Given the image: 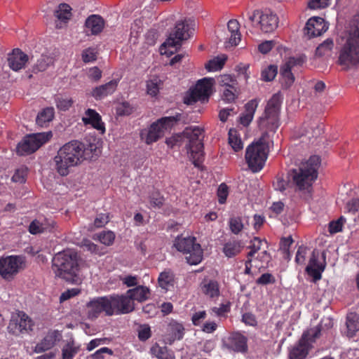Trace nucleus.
Segmentation results:
<instances>
[{"mask_svg":"<svg viewBox=\"0 0 359 359\" xmlns=\"http://www.w3.org/2000/svg\"><path fill=\"white\" fill-rule=\"evenodd\" d=\"M97 155L94 144L86 146L79 141H71L64 144L53 158L54 168L61 176H67L72 169L84 160H90Z\"/></svg>","mask_w":359,"mask_h":359,"instance_id":"obj_1","label":"nucleus"},{"mask_svg":"<svg viewBox=\"0 0 359 359\" xmlns=\"http://www.w3.org/2000/svg\"><path fill=\"white\" fill-rule=\"evenodd\" d=\"M320 165V158L313 155L306 161L302 163L297 169H293L292 171V179L296 187L295 190L302 191L306 200L311 196L312 185L318 177Z\"/></svg>","mask_w":359,"mask_h":359,"instance_id":"obj_2","label":"nucleus"},{"mask_svg":"<svg viewBox=\"0 0 359 359\" xmlns=\"http://www.w3.org/2000/svg\"><path fill=\"white\" fill-rule=\"evenodd\" d=\"M52 268L56 276L67 282L78 284L81 280L79 276V256L72 249L57 252L53 259Z\"/></svg>","mask_w":359,"mask_h":359,"instance_id":"obj_3","label":"nucleus"},{"mask_svg":"<svg viewBox=\"0 0 359 359\" xmlns=\"http://www.w3.org/2000/svg\"><path fill=\"white\" fill-rule=\"evenodd\" d=\"M282 103L280 93L274 94L268 101L264 112L257 121L258 127L262 132V135H266V139L270 141L269 133H275L280 126L279 114Z\"/></svg>","mask_w":359,"mask_h":359,"instance_id":"obj_4","label":"nucleus"},{"mask_svg":"<svg viewBox=\"0 0 359 359\" xmlns=\"http://www.w3.org/2000/svg\"><path fill=\"white\" fill-rule=\"evenodd\" d=\"M269 142L266 135H262L257 142L247 147L245 161L253 172H259L263 168L268 156Z\"/></svg>","mask_w":359,"mask_h":359,"instance_id":"obj_5","label":"nucleus"},{"mask_svg":"<svg viewBox=\"0 0 359 359\" xmlns=\"http://www.w3.org/2000/svg\"><path fill=\"white\" fill-rule=\"evenodd\" d=\"M182 114L176 113L171 116H164L150 125L148 128L140 131V138L147 144L149 145L157 142L164 135L165 131L172 128L179 121Z\"/></svg>","mask_w":359,"mask_h":359,"instance_id":"obj_6","label":"nucleus"},{"mask_svg":"<svg viewBox=\"0 0 359 359\" xmlns=\"http://www.w3.org/2000/svg\"><path fill=\"white\" fill-rule=\"evenodd\" d=\"M203 130L199 127L187 128L182 136L186 140V149L195 167L199 168L203 161Z\"/></svg>","mask_w":359,"mask_h":359,"instance_id":"obj_7","label":"nucleus"},{"mask_svg":"<svg viewBox=\"0 0 359 359\" xmlns=\"http://www.w3.org/2000/svg\"><path fill=\"white\" fill-rule=\"evenodd\" d=\"M339 64L345 68L359 65V24L339 52Z\"/></svg>","mask_w":359,"mask_h":359,"instance_id":"obj_8","label":"nucleus"},{"mask_svg":"<svg viewBox=\"0 0 359 359\" xmlns=\"http://www.w3.org/2000/svg\"><path fill=\"white\" fill-rule=\"evenodd\" d=\"M321 327L316 326L306 331L302 335L297 345L290 351L289 359H305L312 348V344L320 337Z\"/></svg>","mask_w":359,"mask_h":359,"instance_id":"obj_9","label":"nucleus"},{"mask_svg":"<svg viewBox=\"0 0 359 359\" xmlns=\"http://www.w3.org/2000/svg\"><path fill=\"white\" fill-rule=\"evenodd\" d=\"M174 246L178 251L189 255L186 259L189 264L196 265L201 262L203 251L200 244L196 243L194 237L177 236L175 240Z\"/></svg>","mask_w":359,"mask_h":359,"instance_id":"obj_10","label":"nucleus"},{"mask_svg":"<svg viewBox=\"0 0 359 359\" xmlns=\"http://www.w3.org/2000/svg\"><path fill=\"white\" fill-rule=\"evenodd\" d=\"M25 257L22 255H8L0 258V276L6 280H13L25 267Z\"/></svg>","mask_w":359,"mask_h":359,"instance_id":"obj_11","label":"nucleus"},{"mask_svg":"<svg viewBox=\"0 0 359 359\" xmlns=\"http://www.w3.org/2000/svg\"><path fill=\"white\" fill-rule=\"evenodd\" d=\"M51 137V132L27 135L18 143L17 153L22 156L34 153Z\"/></svg>","mask_w":359,"mask_h":359,"instance_id":"obj_12","label":"nucleus"},{"mask_svg":"<svg viewBox=\"0 0 359 359\" xmlns=\"http://www.w3.org/2000/svg\"><path fill=\"white\" fill-rule=\"evenodd\" d=\"M306 62L304 55L290 57L280 69V83L284 88H289L294 81V76L292 71L296 72L302 67Z\"/></svg>","mask_w":359,"mask_h":359,"instance_id":"obj_13","label":"nucleus"},{"mask_svg":"<svg viewBox=\"0 0 359 359\" xmlns=\"http://www.w3.org/2000/svg\"><path fill=\"white\" fill-rule=\"evenodd\" d=\"M249 20L252 23L259 25L264 33L272 32L277 28L278 24V16L270 11L255 10L249 16Z\"/></svg>","mask_w":359,"mask_h":359,"instance_id":"obj_14","label":"nucleus"},{"mask_svg":"<svg viewBox=\"0 0 359 359\" xmlns=\"http://www.w3.org/2000/svg\"><path fill=\"white\" fill-rule=\"evenodd\" d=\"M87 315L90 320L96 319L99 315L104 312L106 315H112V296L94 298L87 305Z\"/></svg>","mask_w":359,"mask_h":359,"instance_id":"obj_15","label":"nucleus"},{"mask_svg":"<svg viewBox=\"0 0 359 359\" xmlns=\"http://www.w3.org/2000/svg\"><path fill=\"white\" fill-rule=\"evenodd\" d=\"M34 327L33 320L24 312L13 316L8 326V331L13 335L28 333Z\"/></svg>","mask_w":359,"mask_h":359,"instance_id":"obj_16","label":"nucleus"},{"mask_svg":"<svg viewBox=\"0 0 359 359\" xmlns=\"http://www.w3.org/2000/svg\"><path fill=\"white\" fill-rule=\"evenodd\" d=\"M214 83L215 80L212 78H203L198 81L195 87L191 90L185 103L191 104L198 100H208L211 94Z\"/></svg>","mask_w":359,"mask_h":359,"instance_id":"obj_17","label":"nucleus"},{"mask_svg":"<svg viewBox=\"0 0 359 359\" xmlns=\"http://www.w3.org/2000/svg\"><path fill=\"white\" fill-rule=\"evenodd\" d=\"M189 37V25L186 20H179L176 22L175 27L170 33L163 46L165 47L177 48L181 46L182 41L187 40Z\"/></svg>","mask_w":359,"mask_h":359,"instance_id":"obj_18","label":"nucleus"},{"mask_svg":"<svg viewBox=\"0 0 359 359\" xmlns=\"http://www.w3.org/2000/svg\"><path fill=\"white\" fill-rule=\"evenodd\" d=\"M184 331L182 323L171 320L163 325V339L166 344H172L175 341L181 340L184 337Z\"/></svg>","mask_w":359,"mask_h":359,"instance_id":"obj_19","label":"nucleus"},{"mask_svg":"<svg viewBox=\"0 0 359 359\" xmlns=\"http://www.w3.org/2000/svg\"><path fill=\"white\" fill-rule=\"evenodd\" d=\"M328 29L325 20L320 17H312L308 20L304 27V33L309 38L320 36Z\"/></svg>","mask_w":359,"mask_h":359,"instance_id":"obj_20","label":"nucleus"},{"mask_svg":"<svg viewBox=\"0 0 359 359\" xmlns=\"http://www.w3.org/2000/svg\"><path fill=\"white\" fill-rule=\"evenodd\" d=\"M227 349L235 352L245 353L248 351V339L239 332L232 333L225 342Z\"/></svg>","mask_w":359,"mask_h":359,"instance_id":"obj_21","label":"nucleus"},{"mask_svg":"<svg viewBox=\"0 0 359 359\" xmlns=\"http://www.w3.org/2000/svg\"><path fill=\"white\" fill-rule=\"evenodd\" d=\"M28 60V55L19 48L13 50L7 56L8 67L15 72H18L24 68Z\"/></svg>","mask_w":359,"mask_h":359,"instance_id":"obj_22","label":"nucleus"},{"mask_svg":"<svg viewBox=\"0 0 359 359\" xmlns=\"http://www.w3.org/2000/svg\"><path fill=\"white\" fill-rule=\"evenodd\" d=\"M81 120L85 126L90 125L102 134L104 133L105 128L104 123L102 121L100 115L95 110L92 109L86 110Z\"/></svg>","mask_w":359,"mask_h":359,"instance_id":"obj_23","label":"nucleus"},{"mask_svg":"<svg viewBox=\"0 0 359 359\" xmlns=\"http://www.w3.org/2000/svg\"><path fill=\"white\" fill-rule=\"evenodd\" d=\"M135 309L134 302L128 294L114 297V313L125 314L132 312Z\"/></svg>","mask_w":359,"mask_h":359,"instance_id":"obj_24","label":"nucleus"},{"mask_svg":"<svg viewBox=\"0 0 359 359\" xmlns=\"http://www.w3.org/2000/svg\"><path fill=\"white\" fill-rule=\"evenodd\" d=\"M60 338L61 334L58 331L54 330L49 332L44 338L35 346L34 349V353H40L50 349Z\"/></svg>","mask_w":359,"mask_h":359,"instance_id":"obj_25","label":"nucleus"},{"mask_svg":"<svg viewBox=\"0 0 359 359\" xmlns=\"http://www.w3.org/2000/svg\"><path fill=\"white\" fill-rule=\"evenodd\" d=\"M86 29L93 35L100 33L104 26V20L97 15H91L86 20Z\"/></svg>","mask_w":359,"mask_h":359,"instance_id":"obj_26","label":"nucleus"},{"mask_svg":"<svg viewBox=\"0 0 359 359\" xmlns=\"http://www.w3.org/2000/svg\"><path fill=\"white\" fill-rule=\"evenodd\" d=\"M203 294L210 299L218 298L220 295V286L215 280H205L201 284Z\"/></svg>","mask_w":359,"mask_h":359,"instance_id":"obj_27","label":"nucleus"},{"mask_svg":"<svg viewBox=\"0 0 359 359\" xmlns=\"http://www.w3.org/2000/svg\"><path fill=\"white\" fill-rule=\"evenodd\" d=\"M258 107V102L253 99L245 104V111L240 116V123L243 126H248L252 122L256 109Z\"/></svg>","mask_w":359,"mask_h":359,"instance_id":"obj_28","label":"nucleus"},{"mask_svg":"<svg viewBox=\"0 0 359 359\" xmlns=\"http://www.w3.org/2000/svg\"><path fill=\"white\" fill-rule=\"evenodd\" d=\"M325 269V265L318 264L314 253L310 259L309 265L306 267V272L313 278V281L319 280L322 278V272Z\"/></svg>","mask_w":359,"mask_h":359,"instance_id":"obj_29","label":"nucleus"},{"mask_svg":"<svg viewBox=\"0 0 359 359\" xmlns=\"http://www.w3.org/2000/svg\"><path fill=\"white\" fill-rule=\"evenodd\" d=\"M227 28L231 36L226 42L231 46H236L241 41V33L239 32L240 25L237 20H230L227 24Z\"/></svg>","mask_w":359,"mask_h":359,"instance_id":"obj_30","label":"nucleus"},{"mask_svg":"<svg viewBox=\"0 0 359 359\" xmlns=\"http://www.w3.org/2000/svg\"><path fill=\"white\" fill-rule=\"evenodd\" d=\"M158 283L160 287L165 291L170 290L173 287L175 283V275L170 269H165L162 271L158 278Z\"/></svg>","mask_w":359,"mask_h":359,"instance_id":"obj_31","label":"nucleus"},{"mask_svg":"<svg viewBox=\"0 0 359 359\" xmlns=\"http://www.w3.org/2000/svg\"><path fill=\"white\" fill-rule=\"evenodd\" d=\"M127 294L133 302L136 300L139 302H143L149 299L150 290L146 286L139 285L133 289L128 290Z\"/></svg>","mask_w":359,"mask_h":359,"instance_id":"obj_32","label":"nucleus"},{"mask_svg":"<svg viewBox=\"0 0 359 359\" xmlns=\"http://www.w3.org/2000/svg\"><path fill=\"white\" fill-rule=\"evenodd\" d=\"M346 325L347 328L346 336L353 337L359 330V316L355 313H350L346 316Z\"/></svg>","mask_w":359,"mask_h":359,"instance_id":"obj_33","label":"nucleus"},{"mask_svg":"<svg viewBox=\"0 0 359 359\" xmlns=\"http://www.w3.org/2000/svg\"><path fill=\"white\" fill-rule=\"evenodd\" d=\"M243 248L241 242L237 240H230L225 243L222 252L228 258H231L238 255Z\"/></svg>","mask_w":359,"mask_h":359,"instance_id":"obj_34","label":"nucleus"},{"mask_svg":"<svg viewBox=\"0 0 359 359\" xmlns=\"http://www.w3.org/2000/svg\"><path fill=\"white\" fill-rule=\"evenodd\" d=\"M150 353L158 359H175L171 351L166 346H160L157 343L151 347Z\"/></svg>","mask_w":359,"mask_h":359,"instance_id":"obj_35","label":"nucleus"},{"mask_svg":"<svg viewBox=\"0 0 359 359\" xmlns=\"http://www.w3.org/2000/svg\"><path fill=\"white\" fill-rule=\"evenodd\" d=\"M54 62V58L48 55H41L33 67L34 72L45 71Z\"/></svg>","mask_w":359,"mask_h":359,"instance_id":"obj_36","label":"nucleus"},{"mask_svg":"<svg viewBox=\"0 0 359 359\" xmlns=\"http://www.w3.org/2000/svg\"><path fill=\"white\" fill-rule=\"evenodd\" d=\"M79 346L73 340L68 341L62 349V359H73L79 350Z\"/></svg>","mask_w":359,"mask_h":359,"instance_id":"obj_37","label":"nucleus"},{"mask_svg":"<svg viewBox=\"0 0 359 359\" xmlns=\"http://www.w3.org/2000/svg\"><path fill=\"white\" fill-rule=\"evenodd\" d=\"M112 89V81L106 84L101 85L93 89L92 96L96 100H102L105 97Z\"/></svg>","mask_w":359,"mask_h":359,"instance_id":"obj_38","label":"nucleus"},{"mask_svg":"<svg viewBox=\"0 0 359 359\" xmlns=\"http://www.w3.org/2000/svg\"><path fill=\"white\" fill-rule=\"evenodd\" d=\"M54 116V109L47 107L43 109L36 116V121L39 126H43L44 123L50 121Z\"/></svg>","mask_w":359,"mask_h":359,"instance_id":"obj_39","label":"nucleus"},{"mask_svg":"<svg viewBox=\"0 0 359 359\" xmlns=\"http://www.w3.org/2000/svg\"><path fill=\"white\" fill-rule=\"evenodd\" d=\"M55 17L61 22H66L71 17V8L66 4L59 5L55 13Z\"/></svg>","mask_w":359,"mask_h":359,"instance_id":"obj_40","label":"nucleus"},{"mask_svg":"<svg viewBox=\"0 0 359 359\" xmlns=\"http://www.w3.org/2000/svg\"><path fill=\"white\" fill-rule=\"evenodd\" d=\"M226 60V57H216L212 60H210L206 65L205 69L208 72H215L218 71L222 69L224 67L225 62Z\"/></svg>","mask_w":359,"mask_h":359,"instance_id":"obj_41","label":"nucleus"},{"mask_svg":"<svg viewBox=\"0 0 359 359\" xmlns=\"http://www.w3.org/2000/svg\"><path fill=\"white\" fill-rule=\"evenodd\" d=\"M236 133L231 129L229 131V143L235 151H239L243 149V144Z\"/></svg>","mask_w":359,"mask_h":359,"instance_id":"obj_42","label":"nucleus"},{"mask_svg":"<svg viewBox=\"0 0 359 359\" xmlns=\"http://www.w3.org/2000/svg\"><path fill=\"white\" fill-rule=\"evenodd\" d=\"M333 47V40L332 39H327L317 47L316 54L318 56L325 55L330 53Z\"/></svg>","mask_w":359,"mask_h":359,"instance_id":"obj_43","label":"nucleus"},{"mask_svg":"<svg viewBox=\"0 0 359 359\" xmlns=\"http://www.w3.org/2000/svg\"><path fill=\"white\" fill-rule=\"evenodd\" d=\"M150 208H160L164 203V197L158 191L151 193L149 196Z\"/></svg>","mask_w":359,"mask_h":359,"instance_id":"obj_44","label":"nucleus"},{"mask_svg":"<svg viewBox=\"0 0 359 359\" xmlns=\"http://www.w3.org/2000/svg\"><path fill=\"white\" fill-rule=\"evenodd\" d=\"M97 51L95 48L89 47L84 49L81 53V58L83 62H93L97 59Z\"/></svg>","mask_w":359,"mask_h":359,"instance_id":"obj_45","label":"nucleus"},{"mask_svg":"<svg viewBox=\"0 0 359 359\" xmlns=\"http://www.w3.org/2000/svg\"><path fill=\"white\" fill-rule=\"evenodd\" d=\"M278 73V68L276 65H269L262 71V79L265 81H271L274 79Z\"/></svg>","mask_w":359,"mask_h":359,"instance_id":"obj_46","label":"nucleus"},{"mask_svg":"<svg viewBox=\"0 0 359 359\" xmlns=\"http://www.w3.org/2000/svg\"><path fill=\"white\" fill-rule=\"evenodd\" d=\"M138 339L141 341H145L151 337V327L148 324H142L138 328Z\"/></svg>","mask_w":359,"mask_h":359,"instance_id":"obj_47","label":"nucleus"},{"mask_svg":"<svg viewBox=\"0 0 359 359\" xmlns=\"http://www.w3.org/2000/svg\"><path fill=\"white\" fill-rule=\"evenodd\" d=\"M346 222V219L341 216L338 219L332 221L329 224V232L331 234L337 233L342 231V227Z\"/></svg>","mask_w":359,"mask_h":359,"instance_id":"obj_48","label":"nucleus"},{"mask_svg":"<svg viewBox=\"0 0 359 359\" xmlns=\"http://www.w3.org/2000/svg\"><path fill=\"white\" fill-rule=\"evenodd\" d=\"M222 91V100L226 101V102H231L234 101L236 97V86H230L224 88Z\"/></svg>","mask_w":359,"mask_h":359,"instance_id":"obj_49","label":"nucleus"},{"mask_svg":"<svg viewBox=\"0 0 359 359\" xmlns=\"http://www.w3.org/2000/svg\"><path fill=\"white\" fill-rule=\"evenodd\" d=\"M229 227L232 233L238 234L243 229L241 218L240 217L231 218L229 220Z\"/></svg>","mask_w":359,"mask_h":359,"instance_id":"obj_50","label":"nucleus"},{"mask_svg":"<svg viewBox=\"0 0 359 359\" xmlns=\"http://www.w3.org/2000/svg\"><path fill=\"white\" fill-rule=\"evenodd\" d=\"M117 116H128L133 111V107L127 102L120 103L116 108Z\"/></svg>","mask_w":359,"mask_h":359,"instance_id":"obj_51","label":"nucleus"},{"mask_svg":"<svg viewBox=\"0 0 359 359\" xmlns=\"http://www.w3.org/2000/svg\"><path fill=\"white\" fill-rule=\"evenodd\" d=\"M263 241L258 237H255L251 241L248 247L250 251L248 253L247 257L251 258L257 253L260 249Z\"/></svg>","mask_w":359,"mask_h":359,"instance_id":"obj_52","label":"nucleus"},{"mask_svg":"<svg viewBox=\"0 0 359 359\" xmlns=\"http://www.w3.org/2000/svg\"><path fill=\"white\" fill-rule=\"evenodd\" d=\"M94 239L98 240L105 245H110L112 243V232L110 231H103L95 236Z\"/></svg>","mask_w":359,"mask_h":359,"instance_id":"obj_53","label":"nucleus"},{"mask_svg":"<svg viewBox=\"0 0 359 359\" xmlns=\"http://www.w3.org/2000/svg\"><path fill=\"white\" fill-rule=\"evenodd\" d=\"M331 0H310L308 3V7L310 9H322L328 7L330 5Z\"/></svg>","mask_w":359,"mask_h":359,"instance_id":"obj_54","label":"nucleus"},{"mask_svg":"<svg viewBox=\"0 0 359 359\" xmlns=\"http://www.w3.org/2000/svg\"><path fill=\"white\" fill-rule=\"evenodd\" d=\"M219 83L223 88L236 86L237 85L236 80L234 79L231 75L224 74L222 75L218 79Z\"/></svg>","mask_w":359,"mask_h":359,"instance_id":"obj_55","label":"nucleus"},{"mask_svg":"<svg viewBox=\"0 0 359 359\" xmlns=\"http://www.w3.org/2000/svg\"><path fill=\"white\" fill-rule=\"evenodd\" d=\"M229 187L224 184L222 183L217 189L218 201L220 204H224L226 202V198L229 194Z\"/></svg>","mask_w":359,"mask_h":359,"instance_id":"obj_56","label":"nucleus"},{"mask_svg":"<svg viewBox=\"0 0 359 359\" xmlns=\"http://www.w3.org/2000/svg\"><path fill=\"white\" fill-rule=\"evenodd\" d=\"M73 104V100L68 97H58L56 100L57 107L62 111L68 110Z\"/></svg>","mask_w":359,"mask_h":359,"instance_id":"obj_57","label":"nucleus"},{"mask_svg":"<svg viewBox=\"0 0 359 359\" xmlns=\"http://www.w3.org/2000/svg\"><path fill=\"white\" fill-rule=\"evenodd\" d=\"M276 282L275 277L269 273H265L257 279L256 283L258 285H266L268 284H273Z\"/></svg>","mask_w":359,"mask_h":359,"instance_id":"obj_58","label":"nucleus"},{"mask_svg":"<svg viewBox=\"0 0 359 359\" xmlns=\"http://www.w3.org/2000/svg\"><path fill=\"white\" fill-rule=\"evenodd\" d=\"M293 242L294 241L291 236L282 238L280 241V250H282L285 254L289 255L290 248Z\"/></svg>","mask_w":359,"mask_h":359,"instance_id":"obj_59","label":"nucleus"},{"mask_svg":"<svg viewBox=\"0 0 359 359\" xmlns=\"http://www.w3.org/2000/svg\"><path fill=\"white\" fill-rule=\"evenodd\" d=\"M46 226L39 220H34L29 225V230L32 234H36L43 232Z\"/></svg>","mask_w":359,"mask_h":359,"instance_id":"obj_60","label":"nucleus"},{"mask_svg":"<svg viewBox=\"0 0 359 359\" xmlns=\"http://www.w3.org/2000/svg\"><path fill=\"white\" fill-rule=\"evenodd\" d=\"M27 175V168H20L16 170L13 176L12 177V180L15 182L23 183L25 182V176Z\"/></svg>","mask_w":359,"mask_h":359,"instance_id":"obj_61","label":"nucleus"},{"mask_svg":"<svg viewBox=\"0 0 359 359\" xmlns=\"http://www.w3.org/2000/svg\"><path fill=\"white\" fill-rule=\"evenodd\" d=\"M307 248L304 246H299L295 256V262L298 264H304L306 261Z\"/></svg>","mask_w":359,"mask_h":359,"instance_id":"obj_62","label":"nucleus"},{"mask_svg":"<svg viewBox=\"0 0 359 359\" xmlns=\"http://www.w3.org/2000/svg\"><path fill=\"white\" fill-rule=\"evenodd\" d=\"M82 248L84 250L89 251L91 253L102 254L99 252L98 247L89 240H83L82 242Z\"/></svg>","mask_w":359,"mask_h":359,"instance_id":"obj_63","label":"nucleus"},{"mask_svg":"<svg viewBox=\"0 0 359 359\" xmlns=\"http://www.w3.org/2000/svg\"><path fill=\"white\" fill-rule=\"evenodd\" d=\"M346 207L349 212H352L353 214L358 212V217L359 219V198L352 199L347 203Z\"/></svg>","mask_w":359,"mask_h":359,"instance_id":"obj_64","label":"nucleus"}]
</instances>
